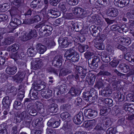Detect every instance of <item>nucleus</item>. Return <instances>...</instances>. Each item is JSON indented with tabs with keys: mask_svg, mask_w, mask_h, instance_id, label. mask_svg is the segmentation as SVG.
<instances>
[{
	"mask_svg": "<svg viewBox=\"0 0 134 134\" xmlns=\"http://www.w3.org/2000/svg\"><path fill=\"white\" fill-rule=\"evenodd\" d=\"M36 108H37L38 110H41L42 109L43 106L41 102L37 101L35 103Z\"/></svg>",
	"mask_w": 134,
	"mask_h": 134,
	"instance_id": "bf43d9fd",
	"label": "nucleus"
},
{
	"mask_svg": "<svg viewBox=\"0 0 134 134\" xmlns=\"http://www.w3.org/2000/svg\"><path fill=\"white\" fill-rule=\"evenodd\" d=\"M69 92L72 97L77 96L80 93V91L79 90L73 87H72L71 88L70 91Z\"/></svg>",
	"mask_w": 134,
	"mask_h": 134,
	"instance_id": "c756f323",
	"label": "nucleus"
},
{
	"mask_svg": "<svg viewBox=\"0 0 134 134\" xmlns=\"http://www.w3.org/2000/svg\"><path fill=\"white\" fill-rule=\"evenodd\" d=\"M59 7L60 8L61 11L62 12L64 13L66 12V9L65 6L63 3H60L59 5Z\"/></svg>",
	"mask_w": 134,
	"mask_h": 134,
	"instance_id": "0e129e2a",
	"label": "nucleus"
},
{
	"mask_svg": "<svg viewBox=\"0 0 134 134\" xmlns=\"http://www.w3.org/2000/svg\"><path fill=\"white\" fill-rule=\"evenodd\" d=\"M52 93L51 90L48 89L44 91H42L41 92V95L43 98L48 99L52 96Z\"/></svg>",
	"mask_w": 134,
	"mask_h": 134,
	"instance_id": "4be33fe9",
	"label": "nucleus"
},
{
	"mask_svg": "<svg viewBox=\"0 0 134 134\" xmlns=\"http://www.w3.org/2000/svg\"><path fill=\"white\" fill-rule=\"evenodd\" d=\"M48 13L53 15L54 16L53 17L54 18H56L60 15V12L56 8H53L49 10Z\"/></svg>",
	"mask_w": 134,
	"mask_h": 134,
	"instance_id": "a878e982",
	"label": "nucleus"
},
{
	"mask_svg": "<svg viewBox=\"0 0 134 134\" xmlns=\"http://www.w3.org/2000/svg\"><path fill=\"white\" fill-rule=\"evenodd\" d=\"M37 35V32L35 30H31L27 34L24 35L22 37V40L26 41L32 38L33 37H36Z\"/></svg>",
	"mask_w": 134,
	"mask_h": 134,
	"instance_id": "423d86ee",
	"label": "nucleus"
},
{
	"mask_svg": "<svg viewBox=\"0 0 134 134\" xmlns=\"http://www.w3.org/2000/svg\"><path fill=\"white\" fill-rule=\"evenodd\" d=\"M11 100L9 99L8 96L5 97L3 100V104L5 108H7V110H9V106L11 103Z\"/></svg>",
	"mask_w": 134,
	"mask_h": 134,
	"instance_id": "a211bd4d",
	"label": "nucleus"
},
{
	"mask_svg": "<svg viewBox=\"0 0 134 134\" xmlns=\"http://www.w3.org/2000/svg\"><path fill=\"white\" fill-rule=\"evenodd\" d=\"M8 6H7V4H4L2 5H0V11L2 12H4L7 10L8 9Z\"/></svg>",
	"mask_w": 134,
	"mask_h": 134,
	"instance_id": "6e6d98bb",
	"label": "nucleus"
},
{
	"mask_svg": "<svg viewBox=\"0 0 134 134\" xmlns=\"http://www.w3.org/2000/svg\"><path fill=\"white\" fill-rule=\"evenodd\" d=\"M60 116L61 118L65 120L69 117L70 115L68 112H65L61 113Z\"/></svg>",
	"mask_w": 134,
	"mask_h": 134,
	"instance_id": "3c124183",
	"label": "nucleus"
},
{
	"mask_svg": "<svg viewBox=\"0 0 134 134\" xmlns=\"http://www.w3.org/2000/svg\"><path fill=\"white\" fill-rule=\"evenodd\" d=\"M111 93V91L110 90L107 89L106 90H104L103 91H102L101 94V95L103 96L107 97L109 96Z\"/></svg>",
	"mask_w": 134,
	"mask_h": 134,
	"instance_id": "79ce46f5",
	"label": "nucleus"
},
{
	"mask_svg": "<svg viewBox=\"0 0 134 134\" xmlns=\"http://www.w3.org/2000/svg\"><path fill=\"white\" fill-rule=\"evenodd\" d=\"M30 117V116L27 112L24 111L20 114H18L16 116V119L18 122H20L22 120L28 119V118Z\"/></svg>",
	"mask_w": 134,
	"mask_h": 134,
	"instance_id": "f8f14e48",
	"label": "nucleus"
},
{
	"mask_svg": "<svg viewBox=\"0 0 134 134\" xmlns=\"http://www.w3.org/2000/svg\"><path fill=\"white\" fill-rule=\"evenodd\" d=\"M126 99L129 101L134 102V95L132 94H129L126 96Z\"/></svg>",
	"mask_w": 134,
	"mask_h": 134,
	"instance_id": "603ef678",
	"label": "nucleus"
},
{
	"mask_svg": "<svg viewBox=\"0 0 134 134\" xmlns=\"http://www.w3.org/2000/svg\"><path fill=\"white\" fill-rule=\"evenodd\" d=\"M88 48L87 46L84 45H79L78 48L79 51L81 53H82L85 52Z\"/></svg>",
	"mask_w": 134,
	"mask_h": 134,
	"instance_id": "a18cd8bd",
	"label": "nucleus"
},
{
	"mask_svg": "<svg viewBox=\"0 0 134 134\" xmlns=\"http://www.w3.org/2000/svg\"><path fill=\"white\" fill-rule=\"evenodd\" d=\"M71 43V42L69 41L68 39H65L64 42L62 44L61 47L63 48H66Z\"/></svg>",
	"mask_w": 134,
	"mask_h": 134,
	"instance_id": "13d9d810",
	"label": "nucleus"
},
{
	"mask_svg": "<svg viewBox=\"0 0 134 134\" xmlns=\"http://www.w3.org/2000/svg\"><path fill=\"white\" fill-rule=\"evenodd\" d=\"M23 1V0H14L13 2V4L15 6L19 7Z\"/></svg>",
	"mask_w": 134,
	"mask_h": 134,
	"instance_id": "69168bd1",
	"label": "nucleus"
},
{
	"mask_svg": "<svg viewBox=\"0 0 134 134\" xmlns=\"http://www.w3.org/2000/svg\"><path fill=\"white\" fill-rule=\"evenodd\" d=\"M123 108L125 111L130 112H132L134 111V105L133 104L125 103L123 106Z\"/></svg>",
	"mask_w": 134,
	"mask_h": 134,
	"instance_id": "aec40b11",
	"label": "nucleus"
},
{
	"mask_svg": "<svg viewBox=\"0 0 134 134\" xmlns=\"http://www.w3.org/2000/svg\"><path fill=\"white\" fill-rule=\"evenodd\" d=\"M14 108L16 110H18L21 108V102L20 101L15 100L13 105Z\"/></svg>",
	"mask_w": 134,
	"mask_h": 134,
	"instance_id": "de8ad7c7",
	"label": "nucleus"
},
{
	"mask_svg": "<svg viewBox=\"0 0 134 134\" xmlns=\"http://www.w3.org/2000/svg\"><path fill=\"white\" fill-rule=\"evenodd\" d=\"M70 71L68 69H61L60 71L59 74V77H61L66 76L68 74L71 73Z\"/></svg>",
	"mask_w": 134,
	"mask_h": 134,
	"instance_id": "7c9ffc66",
	"label": "nucleus"
},
{
	"mask_svg": "<svg viewBox=\"0 0 134 134\" xmlns=\"http://www.w3.org/2000/svg\"><path fill=\"white\" fill-rule=\"evenodd\" d=\"M16 56L17 59H22V58L24 57V54L23 52H17L16 53Z\"/></svg>",
	"mask_w": 134,
	"mask_h": 134,
	"instance_id": "338daca9",
	"label": "nucleus"
},
{
	"mask_svg": "<svg viewBox=\"0 0 134 134\" xmlns=\"http://www.w3.org/2000/svg\"><path fill=\"white\" fill-rule=\"evenodd\" d=\"M65 39H68V38L62 35L60 36L59 38L58 41L59 46L60 47L62 45V44L64 42Z\"/></svg>",
	"mask_w": 134,
	"mask_h": 134,
	"instance_id": "c03bdc74",
	"label": "nucleus"
},
{
	"mask_svg": "<svg viewBox=\"0 0 134 134\" xmlns=\"http://www.w3.org/2000/svg\"><path fill=\"white\" fill-rule=\"evenodd\" d=\"M67 3L70 5H76L78 3V0H66Z\"/></svg>",
	"mask_w": 134,
	"mask_h": 134,
	"instance_id": "09e8293b",
	"label": "nucleus"
},
{
	"mask_svg": "<svg viewBox=\"0 0 134 134\" xmlns=\"http://www.w3.org/2000/svg\"><path fill=\"white\" fill-rule=\"evenodd\" d=\"M126 16L129 19H134V15L131 11L126 13Z\"/></svg>",
	"mask_w": 134,
	"mask_h": 134,
	"instance_id": "774afa93",
	"label": "nucleus"
},
{
	"mask_svg": "<svg viewBox=\"0 0 134 134\" xmlns=\"http://www.w3.org/2000/svg\"><path fill=\"white\" fill-rule=\"evenodd\" d=\"M67 86L65 84H63L60 85L58 89H56L54 92V94H57V95L60 94H63L67 91Z\"/></svg>",
	"mask_w": 134,
	"mask_h": 134,
	"instance_id": "ddd939ff",
	"label": "nucleus"
},
{
	"mask_svg": "<svg viewBox=\"0 0 134 134\" xmlns=\"http://www.w3.org/2000/svg\"><path fill=\"white\" fill-rule=\"evenodd\" d=\"M46 71L48 72L51 73H53L57 76L58 75L59 70L57 69H54L51 67H48L46 69Z\"/></svg>",
	"mask_w": 134,
	"mask_h": 134,
	"instance_id": "58836bf2",
	"label": "nucleus"
},
{
	"mask_svg": "<svg viewBox=\"0 0 134 134\" xmlns=\"http://www.w3.org/2000/svg\"><path fill=\"white\" fill-rule=\"evenodd\" d=\"M27 110L28 113L32 116H36L38 113L35 106L33 105L32 104H30L28 105Z\"/></svg>",
	"mask_w": 134,
	"mask_h": 134,
	"instance_id": "1a4fd4ad",
	"label": "nucleus"
},
{
	"mask_svg": "<svg viewBox=\"0 0 134 134\" xmlns=\"http://www.w3.org/2000/svg\"><path fill=\"white\" fill-rule=\"evenodd\" d=\"M37 27H41L39 31L40 35L42 36H47L50 35L52 30V27L46 25H38Z\"/></svg>",
	"mask_w": 134,
	"mask_h": 134,
	"instance_id": "7ed1b4c3",
	"label": "nucleus"
},
{
	"mask_svg": "<svg viewBox=\"0 0 134 134\" xmlns=\"http://www.w3.org/2000/svg\"><path fill=\"white\" fill-rule=\"evenodd\" d=\"M111 76V74L108 71H104L100 70L99 72L97 74V76Z\"/></svg>",
	"mask_w": 134,
	"mask_h": 134,
	"instance_id": "4c0bfd02",
	"label": "nucleus"
},
{
	"mask_svg": "<svg viewBox=\"0 0 134 134\" xmlns=\"http://www.w3.org/2000/svg\"><path fill=\"white\" fill-rule=\"evenodd\" d=\"M100 63V62H97L96 61L93 59V71L96 72L94 70H93L94 69H96L98 67V63Z\"/></svg>",
	"mask_w": 134,
	"mask_h": 134,
	"instance_id": "680f3d73",
	"label": "nucleus"
},
{
	"mask_svg": "<svg viewBox=\"0 0 134 134\" xmlns=\"http://www.w3.org/2000/svg\"><path fill=\"white\" fill-rule=\"evenodd\" d=\"M125 58L127 61L132 63H134V56L132 55L130 53H127L124 54Z\"/></svg>",
	"mask_w": 134,
	"mask_h": 134,
	"instance_id": "c85d7f7f",
	"label": "nucleus"
},
{
	"mask_svg": "<svg viewBox=\"0 0 134 134\" xmlns=\"http://www.w3.org/2000/svg\"><path fill=\"white\" fill-rule=\"evenodd\" d=\"M55 42L53 40L49 41L46 44L47 46L49 48H51L52 47L55 46Z\"/></svg>",
	"mask_w": 134,
	"mask_h": 134,
	"instance_id": "e2e57ef3",
	"label": "nucleus"
},
{
	"mask_svg": "<svg viewBox=\"0 0 134 134\" xmlns=\"http://www.w3.org/2000/svg\"><path fill=\"white\" fill-rule=\"evenodd\" d=\"M119 66L121 71L124 73L127 72L129 70V66L124 64H120Z\"/></svg>",
	"mask_w": 134,
	"mask_h": 134,
	"instance_id": "2f4dec72",
	"label": "nucleus"
},
{
	"mask_svg": "<svg viewBox=\"0 0 134 134\" xmlns=\"http://www.w3.org/2000/svg\"><path fill=\"white\" fill-rule=\"evenodd\" d=\"M65 56L68 60H71L73 62H78L79 59V54L71 49L66 51L65 54Z\"/></svg>",
	"mask_w": 134,
	"mask_h": 134,
	"instance_id": "f03ea898",
	"label": "nucleus"
},
{
	"mask_svg": "<svg viewBox=\"0 0 134 134\" xmlns=\"http://www.w3.org/2000/svg\"><path fill=\"white\" fill-rule=\"evenodd\" d=\"M100 20L98 14H95L93 15V26L94 25L98 26L100 24Z\"/></svg>",
	"mask_w": 134,
	"mask_h": 134,
	"instance_id": "5701e85b",
	"label": "nucleus"
},
{
	"mask_svg": "<svg viewBox=\"0 0 134 134\" xmlns=\"http://www.w3.org/2000/svg\"><path fill=\"white\" fill-rule=\"evenodd\" d=\"M6 127L5 124L0 125V134H8Z\"/></svg>",
	"mask_w": 134,
	"mask_h": 134,
	"instance_id": "f704fd0d",
	"label": "nucleus"
},
{
	"mask_svg": "<svg viewBox=\"0 0 134 134\" xmlns=\"http://www.w3.org/2000/svg\"><path fill=\"white\" fill-rule=\"evenodd\" d=\"M63 59L60 55L55 56L52 60V64L57 68L60 67L62 65Z\"/></svg>",
	"mask_w": 134,
	"mask_h": 134,
	"instance_id": "39448f33",
	"label": "nucleus"
},
{
	"mask_svg": "<svg viewBox=\"0 0 134 134\" xmlns=\"http://www.w3.org/2000/svg\"><path fill=\"white\" fill-rule=\"evenodd\" d=\"M105 103L109 106H111L113 105V101L111 99L106 98L104 100Z\"/></svg>",
	"mask_w": 134,
	"mask_h": 134,
	"instance_id": "864d4df0",
	"label": "nucleus"
},
{
	"mask_svg": "<svg viewBox=\"0 0 134 134\" xmlns=\"http://www.w3.org/2000/svg\"><path fill=\"white\" fill-rule=\"evenodd\" d=\"M82 23H79L77 24L75 23L72 24V26L71 27V29L73 30H74L76 32H78L81 30V29H80V28H81L82 27Z\"/></svg>",
	"mask_w": 134,
	"mask_h": 134,
	"instance_id": "72a5a7b5",
	"label": "nucleus"
},
{
	"mask_svg": "<svg viewBox=\"0 0 134 134\" xmlns=\"http://www.w3.org/2000/svg\"><path fill=\"white\" fill-rule=\"evenodd\" d=\"M35 12L31 9H29L25 13L24 15L26 18L30 16L33 14H34Z\"/></svg>",
	"mask_w": 134,
	"mask_h": 134,
	"instance_id": "49530a36",
	"label": "nucleus"
},
{
	"mask_svg": "<svg viewBox=\"0 0 134 134\" xmlns=\"http://www.w3.org/2000/svg\"><path fill=\"white\" fill-rule=\"evenodd\" d=\"M19 45L18 44H13L11 46H9L8 48V51L15 52L18 50L19 49Z\"/></svg>",
	"mask_w": 134,
	"mask_h": 134,
	"instance_id": "e433bc0d",
	"label": "nucleus"
},
{
	"mask_svg": "<svg viewBox=\"0 0 134 134\" xmlns=\"http://www.w3.org/2000/svg\"><path fill=\"white\" fill-rule=\"evenodd\" d=\"M129 0H114V3L116 6L122 8L127 5L129 3Z\"/></svg>",
	"mask_w": 134,
	"mask_h": 134,
	"instance_id": "9b49d317",
	"label": "nucleus"
},
{
	"mask_svg": "<svg viewBox=\"0 0 134 134\" xmlns=\"http://www.w3.org/2000/svg\"><path fill=\"white\" fill-rule=\"evenodd\" d=\"M19 12V10L16 7H14L11 10L10 13L12 16L16 15Z\"/></svg>",
	"mask_w": 134,
	"mask_h": 134,
	"instance_id": "8fccbe9b",
	"label": "nucleus"
},
{
	"mask_svg": "<svg viewBox=\"0 0 134 134\" xmlns=\"http://www.w3.org/2000/svg\"><path fill=\"white\" fill-rule=\"evenodd\" d=\"M24 120L23 122V124L26 127L29 126L31 123V118L30 117L28 118V119Z\"/></svg>",
	"mask_w": 134,
	"mask_h": 134,
	"instance_id": "5fc2aeb1",
	"label": "nucleus"
},
{
	"mask_svg": "<svg viewBox=\"0 0 134 134\" xmlns=\"http://www.w3.org/2000/svg\"><path fill=\"white\" fill-rule=\"evenodd\" d=\"M72 11L73 14L75 16L78 17L82 18L87 15V11L80 7H76L73 8Z\"/></svg>",
	"mask_w": 134,
	"mask_h": 134,
	"instance_id": "20e7f679",
	"label": "nucleus"
},
{
	"mask_svg": "<svg viewBox=\"0 0 134 134\" xmlns=\"http://www.w3.org/2000/svg\"><path fill=\"white\" fill-rule=\"evenodd\" d=\"M83 113L80 111L78 114L73 118V121L76 124H80L83 121Z\"/></svg>",
	"mask_w": 134,
	"mask_h": 134,
	"instance_id": "6e6552de",
	"label": "nucleus"
},
{
	"mask_svg": "<svg viewBox=\"0 0 134 134\" xmlns=\"http://www.w3.org/2000/svg\"><path fill=\"white\" fill-rule=\"evenodd\" d=\"M25 76V74L23 72H19L14 76V80L17 82L20 83L22 81Z\"/></svg>",
	"mask_w": 134,
	"mask_h": 134,
	"instance_id": "2eb2a0df",
	"label": "nucleus"
},
{
	"mask_svg": "<svg viewBox=\"0 0 134 134\" xmlns=\"http://www.w3.org/2000/svg\"><path fill=\"white\" fill-rule=\"evenodd\" d=\"M119 13V10L114 8H110L107 9L106 11L107 15L111 17H116L118 15Z\"/></svg>",
	"mask_w": 134,
	"mask_h": 134,
	"instance_id": "0eeeda50",
	"label": "nucleus"
},
{
	"mask_svg": "<svg viewBox=\"0 0 134 134\" xmlns=\"http://www.w3.org/2000/svg\"><path fill=\"white\" fill-rule=\"evenodd\" d=\"M92 120H89L87 121H85L83 124V125L86 128V129L88 130L87 132L88 133L91 132V130L92 128Z\"/></svg>",
	"mask_w": 134,
	"mask_h": 134,
	"instance_id": "412c9836",
	"label": "nucleus"
},
{
	"mask_svg": "<svg viewBox=\"0 0 134 134\" xmlns=\"http://www.w3.org/2000/svg\"><path fill=\"white\" fill-rule=\"evenodd\" d=\"M84 113L85 116L89 119H91L92 116V110L89 109L85 110Z\"/></svg>",
	"mask_w": 134,
	"mask_h": 134,
	"instance_id": "a19ab883",
	"label": "nucleus"
},
{
	"mask_svg": "<svg viewBox=\"0 0 134 134\" xmlns=\"http://www.w3.org/2000/svg\"><path fill=\"white\" fill-rule=\"evenodd\" d=\"M88 92L83 93V97L84 100L87 101L90 104L92 103V96L91 94L88 95Z\"/></svg>",
	"mask_w": 134,
	"mask_h": 134,
	"instance_id": "bb28decb",
	"label": "nucleus"
},
{
	"mask_svg": "<svg viewBox=\"0 0 134 134\" xmlns=\"http://www.w3.org/2000/svg\"><path fill=\"white\" fill-rule=\"evenodd\" d=\"M42 116L40 115V117L38 119H34L32 122V125L34 127L39 126L41 124V122L42 120Z\"/></svg>",
	"mask_w": 134,
	"mask_h": 134,
	"instance_id": "b1692460",
	"label": "nucleus"
},
{
	"mask_svg": "<svg viewBox=\"0 0 134 134\" xmlns=\"http://www.w3.org/2000/svg\"><path fill=\"white\" fill-rule=\"evenodd\" d=\"M21 23V22L20 20L12 17L10 23V26H8V27L9 28H10V30H11V28H14L15 29V28L13 27L20 25Z\"/></svg>",
	"mask_w": 134,
	"mask_h": 134,
	"instance_id": "9d476101",
	"label": "nucleus"
},
{
	"mask_svg": "<svg viewBox=\"0 0 134 134\" xmlns=\"http://www.w3.org/2000/svg\"><path fill=\"white\" fill-rule=\"evenodd\" d=\"M37 49L40 54H42L46 51V48L45 46L42 45L41 44H38L37 45Z\"/></svg>",
	"mask_w": 134,
	"mask_h": 134,
	"instance_id": "393cba45",
	"label": "nucleus"
},
{
	"mask_svg": "<svg viewBox=\"0 0 134 134\" xmlns=\"http://www.w3.org/2000/svg\"><path fill=\"white\" fill-rule=\"evenodd\" d=\"M47 124L49 126L55 128L59 125L60 123L58 121H55L54 119L52 118L49 120Z\"/></svg>",
	"mask_w": 134,
	"mask_h": 134,
	"instance_id": "f3484780",
	"label": "nucleus"
},
{
	"mask_svg": "<svg viewBox=\"0 0 134 134\" xmlns=\"http://www.w3.org/2000/svg\"><path fill=\"white\" fill-rule=\"evenodd\" d=\"M41 60L39 58H38L34 59L31 62V64L33 68L34 69L39 68L41 66Z\"/></svg>",
	"mask_w": 134,
	"mask_h": 134,
	"instance_id": "4468645a",
	"label": "nucleus"
},
{
	"mask_svg": "<svg viewBox=\"0 0 134 134\" xmlns=\"http://www.w3.org/2000/svg\"><path fill=\"white\" fill-rule=\"evenodd\" d=\"M6 73L8 74H14L17 71V68L15 66H8L6 69Z\"/></svg>",
	"mask_w": 134,
	"mask_h": 134,
	"instance_id": "6ab92c4d",
	"label": "nucleus"
},
{
	"mask_svg": "<svg viewBox=\"0 0 134 134\" xmlns=\"http://www.w3.org/2000/svg\"><path fill=\"white\" fill-rule=\"evenodd\" d=\"M58 105L55 103H52L49 106V110L52 113H56L58 110Z\"/></svg>",
	"mask_w": 134,
	"mask_h": 134,
	"instance_id": "cd10ccee",
	"label": "nucleus"
},
{
	"mask_svg": "<svg viewBox=\"0 0 134 134\" xmlns=\"http://www.w3.org/2000/svg\"><path fill=\"white\" fill-rule=\"evenodd\" d=\"M115 98L120 102L123 101L125 99L124 96L120 93H117L116 95Z\"/></svg>",
	"mask_w": 134,
	"mask_h": 134,
	"instance_id": "37998d69",
	"label": "nucleus"
},
{
	"mask_svg": "<svg viewBox=\"0 0 134 134\" xmlns=\"http://www.w3.org/2000/svg\"><path fill=\"white\" fill-rule=\"evenodd\" d=\"M39 0H34L31 2L30 3V5L31 8L35 9L36 8L37 6L38 8L39 7Z\"/></svg>",
	"mask_w": 134,
	"mask_h": 134,
	"instance_id": "c9c22d12",
	"label": "nucleus"
},
{
	"mask_svg": "<svg viewBox=\"0 0 134 134\" xmlns=\"http://www.w3.org/2000/svg\"><path fill=\"white\" fill-rule=\"evenodd\" d=\"M8 18V16L5 14H0V22L6 21Z\"/></svg>",
	"mask_w": 134,
	"mask_h": 134,
	"instance_id": "052dcab7",
	"label": "nucleus"
},
{
	"mask_svg": "<svg viewBox=\"0 0 134 134\" xmlns=\"http://www.w3.org/2000/svg\"><path fill=\"white\" fill-rule=\"evenodd\" d=\"M27 53L29 56L32 57L36 54V52L34 48H32L28 49Z\"/></svg>",
	"mask_w": 134,
	"mask_h": 134,
	"instance_id": "ea45409f",
	"label": "nucleus"
},
{
	"mask_svg": "<svg viewBox=\"0 0 134 134\" xmlns=\"http://www.w3.org/2000/svg\"><path fill=\"white\" fill-rule=\"evenodd\" d=\"M119 63V62L118 60H113L110 63V64L111 67H116Z\"/></svg>",
	"mask_w": 134,
	"mask_h": 134,
	"instance_id": "4d7b16f0",
	"label": "nucleus"
},
{
	"mask_svg": "<svg viewBox=\"0 0 134 134\" xmlns=\"http://www.w3.org/2000/svg\"><path fill=\"white\" fill-rule=\"evenodd\" d=\"M11 30L8 31L6 28H2L0 29V45L3 46L9 45L12 43L14 41V37L12 36L5 38L1 43V40L3 38L7 37L8 34L12 32L14 30V28H12Z\"/></svg>",
	"mask_w": 134,
	"mask_h": 134,
	"instance_id": "f257e3e1",
	"label": "nucleus"
},
{
	"mask_svg": "<svg viewBox=\"0 0 134 134\" xmlns=\"http://www.w3.org/2000/svg\"><path fill=\"white\" fill-rule=\"evenodd\" d=\"M30 98L32 100H35L37 99L38 98V93L37 91L36 90L31 91L29 93Z\"/></svg>",
	"mask_w": 134,
	"mask_h": 134,
	"instance_id": "473e14b6",
	"label": "nucleus"
},
{
	"mask_svg": "<svg viewBox=\"0 0 134 134\" xmlns=\"http://www.w3.org/2000/svg\"><path fill=\"white\" fill-rule=\"evenodd\" d=\"M93 42L94 46L97 49L102 50L104 48V46L102 43V42H100L99 39H94L93 41Z\"/></svg>",
	"mask_w": 134,
	"mask_h": 134,
	"instance_id": "dca6fc26",
	"label": "nucleus"
}]
</instances>
